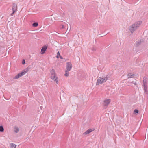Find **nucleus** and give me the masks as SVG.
I'll return each instance as SVG.
<instances>
[{
	"label": "nucleus",
	"instance_id": "nucleus-29",
	"mask_svg": "<svg viewBox=\"0 0 148 148\" xmlns=\"http://www.w3.org/2000/svg\"><path fill=\"white\" fill-rule=\"evenodd\" d=\"M130 82L132 81V80H130Z\"/></svg>",
	"mask_w": 148,
	"mask_h": 148
},
{
	"label": "nucleus",
	"instance_id": "nucleus-23",
	"mask_svg": "<svg viewBox=\"0 0 148 148\" xmlns=\"http://www.w3.org/2000/svg\"><path fill=\"white\" fill-rule=\"evenodd\" d=\"M133 82H134V81H132L131 82L132 83H133L135 85H137V84L136 82L134 83Z\"/></svg>",
	"mask_w": 148,
	"mask_h": 148
},
{
	"label": "nucleus",
	"instance_id": "nucleus-24",
	"mask_svg": "<svg viewBox=\"0 0 148 148\" xmlns=\"http://www.w3.org/2000/svg\"><path fill=\"white\" fill-rule=\"evenodd\" d=\"M57 55H58L59 56L60 55L59 51H58L57 52Z\"/></svg>",
	"mask_w": 148,
	"mask_h": 148
},
{
	"label": "nucleus",
	"instance_id": "nucleus-15",
	"mask_svg": "<svg viewBox=\"0 0 148 148\" xmlns=\"http://www.w3.org/2000/svg\"><path fill=\"white\" fill-rule=\"evenodd\" d=\"M32 25L33 27H36L38 25V23L37 22H34L32 24Z\"/></svg>",
	"mask_w": 148,
	"mask_h": 148
},
{
	"label": "nucleus",
	"instance_id": "nucleus-2",
	"mask_svg": "<svg viewBox=\"0 0 148 148\" xmlns=\"http://www.w3.org/2000/svg\"><path fill=\"white\" fill-rule=\"evenodd\" d=\"M50 72L51 75V78L55 82H56L57 84H58V78L56 76L55 70L53 69H52V70L50 71Z\"/></svg>",
	"mask_w": 148,
	"mask_h": 148
},
{
	"label": "nucleus",
	"instance_id": "nucleus-6",
	"mask_svg": "<svg viewBox=\"0 0 148 148\" xmlns=\"http://www.w3.org/2000/svg\"><path fill=\"white\" fill-rule=\"evenodd\" d=\"M95 130V129H91L90 128L88 130H86L84 133L83 134V135L84 136H85L86 135H87V134L90 133H91L93 131H94Z\"/></svg>",
	"mask_w": 148,
	"mask_h": 148
},
{
	"label": "nucleus",
	"instance_id": "nucleus-25",
	"mask_svg": "<svg viewBox=\"0 0 148 148\" xmlns=\"http://www.w3.org/2000/svg\"><path fill=\"white\" fill-rule=\"evenodd\" d=\"M92 49L93 51H95L96 50L94 48H92Z\"/></svg>",
	"mask_w": 148,
	"mask_h": 148
},
{
	"label": "nucleus",
	"instance_id": "nucleus-16",
	"mask_svg": "<svg viewBox=\"0 0 148 148\" xmlns=\"http://www.w3.org/2000/svg\"><path fill=\"white\" fill-rule=\"evenodd\" d=\"M10 146L11 148H16V145L13 143H11Z\"/></svg>",
	"mask_w": 148,
	"mask_h": 148
},
{
	"label": "nucleus",
	"instance_id": "nucleus-27",
	"mask_svg": "<svg viewBox=\"0 0 148 148\" xmlns=\"http://www.w3.org/2000/svg\"><path fill=\"white\" fill-rule=\"evenodd\" d=\"M64 25H62V29H64Z\"/></svg>",
	"mask_w": 148,
	"mask_h": 148
},
{
	"label": "nucleus",
	"instance_id": "nucleus-21",
	"mask_svg": "<svg viewBox=\"0 0 148 148\" xmlns=\"http://www.w3.org/2000/svg\"><path fill=\"white\" fill-rule=\"evenodd\" d=\"M25 63V59H23L22 60V63L23 65H24Z\"/></svg>",
	"mask_w": 148,
	"mask_h": 148
},
{
	"label": "nucleus",
	"instance_id": "nucleus-28",
	"mask_svg": "<svg viewBox=\"0 0 148 148\" xmlns=\"http://www.w3.org/2000/svg\"><path fill=\"white\" fill-rule=\"evenodd\" d=\"M59 56H58V55H57V56H56V57H57V58H59Z\"/></svg>",
	"mask_w": 148,
	"mask_h": 148
},
{
	"label": "nucleus",
	"instance_id": "nucleus-13",
	"mask_svg": "<svg viewBox=\"0 0 148 148\" xmlns=\"http://www.w3.org/2000/svg\"><path fill=\"white\" fill-rule=\"evenodd\" d=\"M14 131L16 133H17L19 131V129L18 127L15 126L14 128Z\"/></svg>",
	"mask_w": 148,
	"mask_h": 148
},
{
	"label": "nucleus",
	"instance_id": "nucleus-12",
	"mask_svg": "<svg viewBox=\"0 0 148 148\" xmlns=\"http://www.w3.org/2000/svg\"><path fill=\"white\" fill-rule=\"evenodd\" d=\"M30 68V66H29L27 68L23 70L22 71L23 73H24V74H25L26 73L28 72L29 71Z\"/></svg>",
	"mask_w": 148,
	"mask_h": 148
},
{
	"label": "nucleus",
	"instance_id": "nucleus-20",
	"mask_svg": "<svg viewBox=\"0 0 148 148\" xmlns=\"http://www.w3.org/2000/svg\"><path fill=\"white\" fill-rule=\"evenodd\" d=\"M68 71H67L66 70L65 71V73L64 74V75L66 77H68L69 76V73H67Z\"/></svg>",
	"mask_w": 148,
	"mask_h": 148
},
{
	"label": "nucleus",
	"instance_id": "nucleus-9",
	"mask_svg": "<svg viewBox=\"0 0 148 148\" xmlns=\"http://www.w3.org/2000/svg\"><path fill=\"white\" fill-rule=\"evenodd\" d=\"M110 99H107L104 101V105L105 106H107L109 104L110 102Z\"/></svg>",
	"mask_w": 148,
	"mask_h": 148
},
{
	"label": "nucleus",
	"instance_id": "nucleus-1",
	"mask_svg": "<svg viewBox=\"0 0 148 148\" xmlns=\"http://www.w3.org/2000/svg\"><path fill=\"white\" fill-rule=\"evenodd\" d=\"M142 23L141 21H138L135 23L131 27H130L129 30L131 33H133L137 29V28Z\"/></svg>",
	"mask_w": 148,
	"mask_h": 148
},
{
	"label": "nucleus",
	"instance_id": "nucleus-11",
	"mask_svg": "<svg viewBox=\"0 0 148 148\" xmlns=\"http://www.w3.org/2000/svg\"><path fill=\"white\" fill-rule=\"evenodd\" d=\"M12 11H16L17 9V5L16 4L13 3L12 7Z\"/></svg>",
	"mask_w": 148,
	"mask_h": 148
},
{
	"label": "nucleus",
	"instance_id": "nucleus-19",
	"mask_svg": "<svg viewBox=\"0 0 148 148\" xmlns=\"http://www.w3.org/2000/svg\"><path fill=\"white\" fill-rule=\"evenodd\" d=\"M4 131V128L3 126L2 125L0 126V132H3Z\"/></svg>",
	"mask_w": 148,
	"mask_h": 148
},
{
	"label": "nucleus",
	"instance_id": "nucleus-5",
	"mask_svg": "<svg viewBox=\"0 0 148 148\" xmlns=\"http://www.w3.org/2000/svg\"><path fill=\"white\" fill-rule=\"evenodd\" d=\"M47 46L46 45L43 46L41 48V54H43L45 53L47 49Z\"/></svg>",
	"mask_w": 148,
	"mask_h": 148
},
{
	"label": "nucleus",
	"instance_id": "nucleus-8",
	"mask_svg": "<svg viewBox=\"0 0 148 148\" xmlns=\"http://www.w3.org/2000/svg\"><path fill=\"white\" fill-rule=\"evenodd\" d=\"M102 78L101 77H99L96 83L97 85H99L100 84H102L104 82H103V79H102Z\"/></svg>",
	"mask_w": 148,
	"mask_h": 148
},
{
	"label": "nucleus",
	"instance_id": "nucleus-3",
	"mask_svg": "<svg viewBox=\"0 0 148 148\" xmlns=\"http://www.w3.org/2000/svg\"><path fill=\"white\" fill-rule=\"evenodd\" d=\"M143 84L144 86V90L145 93L146 94H148V91L147 90V82L146 79H144L143 80Z\"/></svg>",
	"mask_w": 148,
	"mask_h": 148
},
{
	"label": "nucleus",
	"instance_id": "nucleus-4",
	"mask_svg": "<svg viewBox=\"0 0 148 148\" xmlns=\"http://www.w3.org/2000/svg\"><path fill=\"white\" fill-rule=\"evenodd\" d=\"M72 67V64L70 62H68L66 63V70L70 71Z\"/></svg>",
	"mask_w": 148,
	"mask_h": 148
},
{
	"label": "nucleus",
	"instance_id": "nucleus-10",
	"mask_svg": "<svg viewBox=\"0 0 148 148\" xmlns=\"http://www.w3.org/2000/svg\"><path fill=\"white\" fill-rule=\"evenodd\" d=\"M144 42L143 39H141L140 41H137L136 42V47H138L140 45L141 43Z\"/></svg>",
	"mask_w": 148,
	"mask_h": 148
},
{
	"label": "nucleus",
	"instance_id": "nucleus-17",
	"mask_svg": "<svg viewBox=\"0 0 148 148\" xmlns=\"http://www.w3.org/2000/svg\"><path fill=\"white\" fill-rule=\"evenodd\" d=\"M134 74H132L131 73H128L127 75V76L129 77H128V79L129 78H130L132 77V76H134Z\"/></svg>",
	"mask_w": 148,
	"mask_h": 148
},
{
	"label": "nucleus",
	"instance_id": "nucleus-7",
	"mask_svg": "<svg viewBox=\"0 0 148 148\" xmlns=\"http://www.w3.org/2000/svg\"><path fill=\"white\" fill-rule=\"evenodd\" d=\"M24 74V73H23L22 71L21 72L18 73L17 75H16L14 78V79H17L20 78V77L23 76Z\"/></svg>",
	"mask_w": 148,
	"mask_h": 148
},
{
	"label": "nucleus",
	"instance_id": "nucleus-18",
	"mask_svg": "<svg viewBox=\"0 0 148 148\" xmlns=\"http://www.w3.org/2000/svg\"><path fill=\"white\" fill-rule=\"evenodd\" d=\"M139 111L138 109H136L134 111V113L136 114H137L138 113Z\"/></svg>",
	"mask_w": 148,
	"mask_h": 148
},
{
	"label": "nucleus",
	"instance_id": "nucleus-26",
	"mask_svg": "<svg viewBox=\"0 0 148 148\" xmlns=\"http://www.w3.org/2000/svg\"><path fill=\"white\" fill-rule=\"evenodd\" d=\"M59 58H60V59H63V58L61 55L59 56Z\"/></svg>",
	"mask_w": 148,
	"mask_h": 148
},
{
	"label": "nucleus",
	"instance_id": "nucleus-22",
	"mask_svg": "<svg viewBox=\"0 0 148 148\" xmlns=\"http://www.w3.org/2000/svg\"><path fill=\"white\" fill-rule=\"evenodd\" d=\"M15 12V11H13L12 12L11 14L10 15L13 16Z\"/></svg>",
	"mask_w": 148,
	"mask_h": 148
},
{
	"label": "nucleus",
	"instance_id": "nucleus-14",
	"mask_svg": "<svg viewBox=\"0 0 148 148\" xmlns=\"http://www.w3.org/2000/svg\"><path fill=\"white\" fill-rule=\"evenodd\" d=\"M101 78H102V79H103V82H106L107 81V80L108 79V75H107L106 77H101Z\"/></svg>",
	"mask_w": 148,
	"mask_h": 148
}]
</instances>
